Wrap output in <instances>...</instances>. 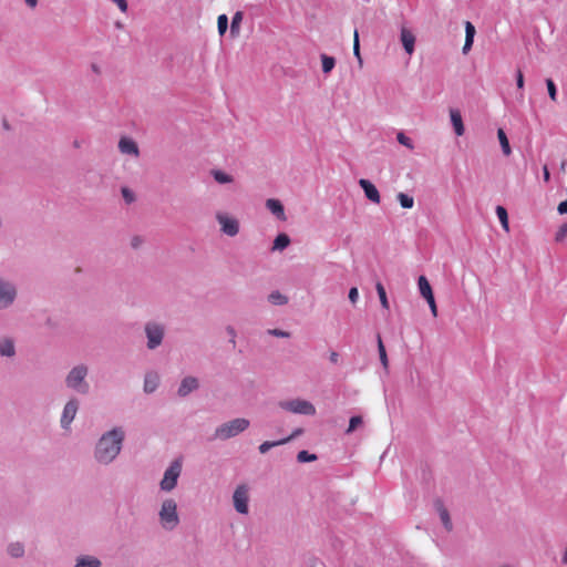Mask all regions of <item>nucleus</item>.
Listing matches in <instances>:
<instances>
[{
  "instance_id": "obj_13",
  "label": "nucleus",
  "mask_w": 567,
  "mask_h": 567,
  "mask_svg": "<svg viewBox=\"0 0 567 567\" xmlns=\"http://www.w3.org/2000/svg\"><path fill=\"white\" fill-rule=\"evenodd\" d=\"M199 386L198 379L195 377H185L178 386L177 394L182 398L187 396L193 391L197 390Z\"/></svg>"
},
{
  "instance_id": "obj_5",
  "label": "nucleus",
  "mask_w": 567,
  "mask_h": 567,
  "mask_svg": "<svg viewBox=\"0 0 567 567\" xmlns=\"http://www.w3.org/2000/svg\"><path fill=\"white\" fill-rule=\"evenodd\" d=\"M183 461L181 457L175 458L165 470L159 487L163 492H171L177 486L178 478L182 474Z\"/></svg>"
},
{
  "instance_id": "obj_3",
  "label": "nucleus",
  "mask_w": 567,
  "mask_h": 567,
  "mask_svg": "<svg viewBox=\"0 0 567 567\" xmlns=\"http://www.w3.org/2000/svg\"><path fill=\"white\" fill-rule=\"evenodd\" d=\"M87 375V368L84 364L74 367L65 378L68 388L74 390L80 394H86L90 390L89 383L85 381Z\"/></svg>"
},
{
  "instance_id": "obj_29",
  "label": "nucleus",
  "mask_w": 567,
  "mask_h": 567,
  "mask_svg": "<svg viewBox=\"0 0 567 567\" xmlns=\"http://www.w3.org/2000/svg\"><path fill=\"white\" fill-rule=\"evenodd\" d=\"M268 300L270 303H272L275 306H282L288 302V298L286 296H284L281 292H279L278 290L272 291L268 296Z\"/></svg>"
},
{
  "instance_id": "obj_45",
  "label": "nucleus",
  "mask_w": 567,
  "mask_h": 567,
  "mask_svg": "<svg viewBox=\"0 0 567 567\" xmlns=\"http://www.w3.org/2000/svg\"><path fill=\"white\" fill-rule=\"evenodd\" d=\"M122 12L127 11V1L126 0H112Z\"/></svg>"
},
{
  "instance_id": "obj_49",
  "label": "nucleus",
  "mask_w": 567,
  "mask_h": 567,
  "mask_svg": "<svg viewBox=\"0 0 567 567\" xmlns=\"http://www.w3.org/2000/svg\"><path fill=\"white\" fill-rule=\"evenodd\" d=\"M377 339H378V351H379V355H381V354H383V353H386V351H385V347H384V344H383V342H382V339H381V336H380V334H378Z\"/></svg>"
},
{
  "instance_id": "obj_44",
  "label": "nucleus",
  "mask_w": 567,
  "mask_h": 567,
  "mask_svg": "<svg viewBox=\"0 0 567 567\" xmlns=\"http://www.w3.org/2000/svg\"><path fill=\"white\" fill-rule=\"evenodd\" d=\"M524 84H525L524 75H523L522 71L518 70L517 73H516V85H517V89L523 90L524 89Z\"/></svg>"
},
{
  "instance_id": "obj_56",
  "label": "nucleus",
  "mask_w": 567,
  "mask_h": 567,
  "mask_svg": "<svg viewBox=\"0 0 567 567\" xmlns=\"http://www.w3.org/2000/svg\"><path fill=\"white\" fill-rule=\"evenodd\" d=\"M329 360L332 362V363H338V360H339V354L338 352L336 351H332L329 355Z\"/></svg>"
},
{
  "instance_id": "obj_30",
  "label": "nucleus",
  "mask_w": 567,
  "mask_h": 567,
  "mask_svg": "<svg viewBox=\"0 0 567 567\" xmlns=\"http://www.w3.org/2000/svg\"><path fill=\"white\" fill-rule=\"evenodd\" d=\"M321 62H322V72L323 73H330L334 65H336V59L333 56L321 54Z\"/></svg>"
},
{
  "instance_id": "obj_46",
  "label": "nucleus",
  "mask_w": 567,
  "mask_h": 567,
  "mask_svg": "<svg viewBox=\"0 0 567 567\" xmlns=\"http://www.w3.org/2000/svg\"><path fill=\"white\" fill-rule=\"evenodd\" d=\"M302 433H303V430L298 427V429L293 430V432L288 437H285L284 440H288V443H289L291 440L298 437Z\"/></svg>"
},
{
  "instance_id": "obj_20",
  "label": "nucleus",
  "mask_w": 567,
  "mask_h": 567,
  "mask_svg": "<svg viewBox=\"0 0 567 567\" xmlns=\"http://www.w3.org/2000/svg\"><path fill=\"white\" fill-rule=\"evenodd\" d=\"M159 383L158 375L156 373H147L144 379V391L145 393H153L156 391Z\"/></svg>"
},
{
  "instance_id": "obj_2",
  "label": "nucleus",
  "mask_w": 567,
  "mask_h": 567,
  "mask_svg": "<svg viewBox=\"0 0 567 567\" xmlns=\"http://www.w3.org/2000/svg\"><path fill=\"white\" fill-rule=\"evenodd\" d=\"M250 425L248 419L237 417L225 422L215 429L214 437L218 440H229L245 432Z\"/></svg>"
},
{
  "instance_id": "obj_50",
  "label": "nucleus",
  "mask_w": 567,
  "mask_h": 567,
  "mask_svg": "<svg viewBox=\"0 0 567 567\" xmlns=\"http://www.w3.org/2000/svg\"><path fill=\"white\" fill-rule=\"evenodd\" d=\"M142 243H143V239L140 236H134L132 238L131 245H132L133 248L136 249V248H138L142 245Z\"/></svg>"
},
{
  "instance_id": "obj_21",
  "label": "nucleus",
  "mask_w": 567,
  "mask_h": 567,
  "mask_svg": "<svg viewBox=\"0 0 567 567\" xmlns=\"http://www.w3.org/2000/svg\"><path fill=\"white\" fill-rule=\"evenodd\" d=\"M0 354L9 358L16 354V348L12 339L4 338L0 340Z\"/></svg>"
},
{
  "instance_id": "obj_48",
  "label": "nucleus",
  "mask_w": 567,
  "mask_h": 567,
  "mask_svg": "<svg viewBox=\"0 0 567 567\" xmlns=\"http://www.w3.org/2000/svg\"><path fill=\"white\" fill-rule=\"evenodd\" d=\"M426 301H427V303H429V307H430V309H431L432 315H433L434 317H436V316H437V308H436L435 299H434V298H432V300H431V299H429V300H426Z\"/></svg>"
},
{
  "instance_id": "obj_26",
  "label": "nucleus",
  "mask_w": 567,
  "mask_h": 567,
  "mask_svg": "<svg viewBox=\"0 0 567 567\" xmlns=\"http://www.w3.org/2000/svg\"><path fill=\"white\" fill-rule=\"evenodd\" d=\"M288 440H278V441H265L258 447L261 454H266L270 449L287 444Z\"/></svg>"
},
{
  "instance_id": "obj_16",
  "label": "nucleus",
  "mask_w": 567,
  "mask_h": 567,
  "mask_svg": "<svg viewBox=\"0 0 567 567\" xmlns=\"http://www.w3.org/2000/svg\"><path fill=\"white\" fill-rule=\"evenodd\" d=\"M450 117H451V123H452L454 133L457 136H462L465 132V127H464L462 115H461L460 111L455 110V109H451Z\"/></svg>"
},
{
  "instance_id": "obj_6",
  "label": "nucleus",
  "mask_w": 567,
  "mask_h": 567,
  "mask_svg": "<svg viewBox=\"0 0 567 567\" xmlns=\"http://www.w3.org/2000/svg\"><path fill=\"white\" fill-rule=\"evenodd\" d=\"M278 405L288 412L295 413V414H301V415H315L316 414V408L315 405L302 399H293V400H287V401H280Z\"/></svg>"
},
{
  "instance_id": "obj_42",
  "label": "nucleus",
  "mask_w": 567,
  "mask_h": 567,
  "mask_svg": "<svg viewBox=\"0 0 567 567\" xmlns=\"http://www.w3.org/2000/svg\"><path fill=\"white\" fill-rule=\"evenodd\" d=\"M268 334L277 337V338H288L290 334L287 331L280 329H269Z\"/></svg>"
},
{
  "instance_id": "obj_61",
  "label": "nucleus",
  "mask_w": 567,
  "mask_h": 567,
  "mask_svg": "<svg viewBox=\"0 0 567 567\" xmlns=\"http://www.w3.org/2000/svg\"><path fill=\"white\" fill-rule=\"evenodd\" d=\"M3 126H4L6 130H9V125H8L6 120H3Z\"/></svg>"
},
{
  "instance_id": "obj_11",
  "label": "nucleus",
  "mask_w": 567,
  "mask_h": 567,
  "mask_svg": "<svg viewBox=\"0 0 567 567\" xmlns=\"http://www.w3.org/2000/svg\"><path fill=\"white\" fill-rule=\"evenodd\" d=\"M79 409V402L76 399H71L64 405L62 415H61V426L66 430L70 427V424L74 420L76 412Z\"/></svg>"
},
{
  "instance_id": "obj_28",
  "label": "nucleus",
  "mask_w": 567,
  "mask_h": 567,
  "mask_svg": "<svg viewBox=\"0 0 567 567\" xmlns=\"http://www.w3.org/2000/svg\"><path fill=\"white\" fill-rule=\"evenodd\" d=\"M375 289H377L382 308L389 310L390 306H389V300L386 297V291H385L384 286L381 282H377Z\"/></svg>"
},
{
  "instance_id": "obj_53",
  "label": "nucleus",
  "mask_w": 567,
  "mask_h": 567,
  "mask_svg": "<svg viewBox=\"0 0 567 567\" xmlns=\"http://www.w3.org/2000/svg\"><path fill=\"white\" fill-rule=\"evenodd\" d=\"M353 53L358 58L359 62L361 63V55H360V43H353Z\"/></svg>"
},
{
  "instance_id": "obj_38",
  "label": "nucleus",
  "mask_w": 567,
  "mask_h": 567,
  "mask_svg": "<svg viewBox=\"0 0 567 567\" xmlns=\"http://www.w3.org/2000/svg\"><path fill=\"white\" fill-rule=\"evenodd\" d=\"M396 140L401 145H404L409 148L413 147L411 138L408 137L403 132L398 133Z\"/></svg>"
},
{
  "instance_id": "obj_7",
  "label": "nucleus",
  "mask_w": 567,
  "mask_h": 567,
  "mask_svg": "<svg viewBox=\"0 0 567 567\" xmlns=\"http://www.w3.org/2000/svg\"><path fill=\"white\" fill-rule=\"evenodd\" d=\"M17 287L12 281L0 277V310L13 305L17 298Z\"/></svg>"
},
{
  "instance_id": "obj_14",
  "label": "nucleus",
  "mask_w": 567,
  "mask_h": 567,
  "mask_svg": "<svg viewBox=\"0 0 567 567\" xmlns=\"http://www.w3.org/2000/svg\"><path fill=\"white\" fill-rule=\"evenodd\" d=\"M400 40L402 42L404 51L409 55L413 54L415 49V35L412 33V31L405 27H402L400 31Z\"/></svg>"
},
{
  "instance_id": "obj_12",
  "label": "nucleus",
  "mask_w": 567,
  "mask_h": 567,
  "mask_svg": "<svg viewBox=\"0 0 567 567\" xmlns=\"http://www.w3.org/2000/svg\"><path fill=\"white\" fill-rule=\"evenodd\" d=\"M359 185L362 188V190L364 192L365 197L370 202H372L374 204L380 203V200H381L380 193L372 182H370L369 179H365V178H361V179H359Z\"/></svg>"
},
{
  "instance_id": "obj_57",
  "label": "nucleus",
  "mask_w": 567,
  "mask_h": 567,
  "mask_svg": "<svg viewBox=\"0 0 567 567\" xmlns=\"http://www.w3.org/2000/svg\"><path fill=\"white\" fill-rule=\"evenodd\" d=\"M25 3L30 7V8H35L37 4H38V0H24Z\"/></svg>"
},
{
  "instance_id": "obj_35",
  "label": "nucleus",
  "mask_w": 567,
  "mask_h": 567,
  "mask_svg": "<svg viewBox=\"0 0 567 567\" xmlns=\"http://www.w3.org/2000/svg\"><path fill=\"white\" fill-rule=\"evenodd\" d=\"M546 86H547V91H548V95H549L550 100L556 102L557 101V86H556L555 82L551 79H547Z\"/></svg>"
},
{
  "instance_id": "obj_15",
  "label": "nucleus",
  "mask_w": 567,
  "mask_h": 567,
  "mask_svg": "<svg viewBox=\"0 0 567 567\" xmlns=\"http://www.w3.org/2000/svg\"><path fill=\"white\" fill-rule=\"evenodd\" d=\"M118 150L122 154L137 157L140 154L138 146L135 141L130 137H122L118 142Z\"/></svg>"
},
{
  "instance_id": "obj_47",
  "label": "nucleus",
  "mask_w": 567,
  "mask_h": 567,
  "mask_svg": "<svg viewBox=\"0 0 567 567\" xmlns=\"http://www.w3.org/2000/svg\"><path fill=\"white\" fill-rule=\"evenodd\" d=\"M122 195L124 197V199L127 202V203H131L134 200V196L133 194L127 189V188H123L122 189Z\"/></svg>"
},
{
  "instance_id": "obj_22",
  "label": "nucleus",
  "mask_w": 567,
  "mask_h": 567,
  "mask_svg": "<svg viewBox=\"0 0 567 567\" xmlns=\"http://www.w3.org/2000/svg\"><path fill=\"white\" fill-rule=\"evenodd\" d=\"M74 567H101V560L93 556H80Z\"/></svg>"
},
{
  "instance_id": "obj_9",
  "label": "nucleus",
  "mask_w": 567,
  "mask_h": 567,
  "mask_svg": "<svg viewBox=\"0 0 567 567\" xmlns=\"http://www.w3.org/2000/svg\"><path fill=\"white\" fill-rule=\"evenodd\" d=\"M233 503L235 509L239 514H248L249 512V495H248V488L246 485H239L236 487L234 494H233Z\"/></svg>"
},
{
  "instance_id": "obj_23",
  "label": "nucleus",
  "mask_w": 567,
  "mask_h": 567,
  "mask_svg": "<svg viewBox=\"0 0 567 567\" xmlns=\"http://www.w3.org/2000/svg\"><path fill=\"white\" fill-rule=\"evenodd\" d=\"M497 137H498L499 144H501L503 154L506 156H509L512 154V148H511L507 135L503 128L497 130Z\"/></svg>"
},
{
  "instance_id": "obj_41",
  "label": "nucleus",
  "mask_w": 567,
  "mask_h": 567,
  "mask_svg": "<svg viewBox=\"0 0 567 567\" xmlns=\"http://www.w3.org/2000/svg\"><path fill=\"white\" fill-rule=\"evenodd\" d=\"M226 332L229 336V342L233 344V347H235L236 346V337H237L235 328L233 326H227Z\"/></svg>"
},
{
  "instance_id": "obj_40",
  "label": "nucleus",
  "mask_w": 567,
  "mask_h": 567,
  "mask_svg": "<svg viewBox=\"0 0 567 567\" xmlns=\"http://www.w3.org/2000/svg\"><path fill=\"white\" fill-rule=\"evenodd\" d=\"M566 236H567V224H564L557 230V233L555 235V239H556V241H561L565 239Z\"/></svg>"
},
{
  "instance_id": "obj_1",
  "label": "nucleus",
  "mask_w": 567,
  "mask_h": 567,
  "mask_svg": "<svg viewBox=\"0 0 567 567\" xmlns=\"http://www.w3.org/2000/svg\"><path fill=\"white\" fill-rule=\"evenodd\" d=\"M125 440L123 427L116 426L106 431L97 440L94 447V460L101 465H109L120 455Z\"/></svg>"
},
{
  "instance_id": "obj_43",
  "label": "nucleus",
  "mask_w": 567,
  "mask_h": 567,
  "mask_svg": "<svg viewBox=\"0 0 567 567\" xmlns=\"http://www.w3.org/2000/svg\"><path fill=\"white\" fill-rule=\"evenodd\" d=\"M348 297H349V300L352 303H355L358 301V298H359L358 288H355V287L350 288Z\"/></svg>"
},
{
  "instance_id": "obj_59",
  "label": "nucleus",
  "mask_w": 567,
  "mask_h": 567,
  "mask_svg": "<svg viewBox=\"0 0 567 567\" xmlns=\"http://www.w3.org/2000/svg\"><path fill=\"white\" fill-rule=\"evenodd\" d=\"M360 43L359 41V33H358V30H354V39H353V43Z\"/></svg>"
},
{
  "instance_id": "obj_52",
  "label": "nucleus",
  "mask_w": 567,
  "mask_h": 567,
  "mask_svg": "<svg viewBox=\"0 0 567 567\" xmlns=\"http://www.w3.org/2000/svg\"><path fill=\"white\" fill-rule=\"evenodd\" d=\"M558 213L564 215V214H567V199L561 202L559 205H558V208H557Z\"/></svg>"
},
{
  "instance_id": "obj_24",
  "label": "nucleus",
  "mask_w": 567,
  "mask_h": 567,
  "mask_svg": "<svg viewBox=\"0 0 567 567\" xmlns=\"http://www.w3.org/2000/svg\"><path fill=\"white\" fill-rule=\"evenodd\" d=\"M290 244V238L287 234H279L277 235V237L275 238L274 240V246H272V249L274 250H284L285 248H287Z\"/></svg>"
},
{
  "instance_id": "obj_39",
  "label": "nucleus",
  "mask_w": 567,
  "mask_h": 567,
  "mask_svg": "<svg viewBox=\"0 0 567 567\" xmlns=\"http://www.w3.org/2000/svg\"><path fill=\"white\" fill-rule=\"evenodd\" d=\"M243 17H241V12H236L231 19V24H230V31L234 33L235 31H238L239 29V23L241 21Z\"/></svg>"
},
{
  "instance_id": "obj_4",
  "label": "nucleus",
  "mask_w": 567,
  "mask_h": 567,
  "mask_svg": "<svg viewBox=\"0 0 567 567\" xmlns=\"http://www.w3.org/2000/svg\"><path fill=\"white\" fill-rule=\"evenodd\" d=\"M158 516L162 527L166 530H173L179 524L176 502L173 498L165 499L162 503Z\"/></svg>"
},
{
  "instance_id": "obj_25",
  "label": "nucleus",
  "mask_w": 567,
  "mask_h": 567,
  "mask_svg": "<svg viewBox=\"0 0 567 567\" xmlns=\"http://www.w3.org/2000/svg\"><path fill=\"white\" fill-rule=\"evenodd\" d=\"M495 213H496V216L502 225V227L508 231L509 227H508V214H507V210L505 207L503 206H497L496 209H495Z\"/></svg>"
},
{
  "instance_id": "obj_37",
  "label": "nucleus",
  "mask_w": 567,
  "mask_h": 567,
  "mask_svg": "<svg viewBox=\"0 0 567 567\" xmlns=\"http://www.w3.org/2000/svg\"><path fill=\"white\" fill-rule=\"evenodd\" d=\"M476 30L472 22L466 21L465 22V39L473 40L475 37Z\"/></svg>"
},
{
  "instance_id": "obj_18",
  "label": "nucleus",
  "mask_w": 567,
  "mask_h": 567,
  "mask_svg": "<svg viewBox=\"0 0 567 567\" xmlns=\"http://www.w3.org/2000/svg\"><path fill=\"white\" fill-rule=\"evenodd\" d=\"M434 506H435L436 511L439 512L441 522H442L443 526L445 527V529L451 530L452 529V520L450 518V514H449L447 509L444 507L443 502L441 499H436L434 503Z\"/></svg>"
},
{
  "instance_id": "obj_36",
  "label": "nucleus",
  "mask_w": 567,
  "mask_h": 567,
  "mask_svg": "<svg viewBox=\"0 0 567 567\" xmlns=\"http://www.w3.org/2000/svg\"><path fill=\"white\" fill-rule=\"evenodd\" d=\"M362 423V417L354 415L350 417L349 426L347 429V433L353 432L360 424Z\"/></svg>"
},
{
  "instance_id": "obj_55",
  "label": "nucleus",
  "mask_w": 567,
  "mask_h": 567,
  "mask_svg": "<svg viewBox=\"0 0 567 567\" xmlns=\"http://www.w3.org/2000/svg\"><path fill=\"white\" fill-rule=\"evenodd\" d=\"M380 357V361H381V364L383 365L384 369H388V365H389V361H388V355L386 353H383Z\"/></svg>"
},
{
  "instance_id": "obj_34",
  "label": "nucleus",
  "mask_w": 567,
  "mask_h": 567,
  "mask_svg": "<svg viewBox=\"0 0 567 567\" xmlns=\"http://www.w3.org/2000/svg\"><path fill=\"white\" fill-rule=\"evenodd\" d=\"M228 28V18L226 14H220L217 19V29L220 35H224Z\"/></svg>"
},
{
  "instance_id": "obj_33",
  "label": "nucleus",
  "mask_w": 567,
  "mask_h": 567,
  "mask_svg": "<svg viewBox=\"0 0 567 567\" xmlns=\"http://www.w3.org/2000/svg\"><path fill=\"white\" fill-rule=\"evenodd\" d=\"M317 460V455L316 454H311L309 453L308 451H300L298 454H297V461L300 462V463H308V462H313Z\"/></svg>"
},
{
  "instance_id": "obj_32",
  "label": "nucleus",
  "mask_w": 567,
  "mask_h": 567,
  "mask_svg": "<svg viewBox=\"0 0 567 567\" xmlns=\"http://www.w3.org/2000/svg\"><path fill=\"white\" fill-rule=\"evenodd\" d=\"M398 200H399V203H400L402 208L410 209L414 205L413 197L408 195V194H404V193H399L398 194Z\"/></svg>"
},
{
  "instance_id": "obj_17",
  "label": "nucleus",
  "mask_w": 567,
  "mask_h": 567,
  "mask_svg": "<svg viewBox=\"0 0 567 567\" xmlns=\"http://www.w3.org/2000/svg\"><path fill=\"white\" fill-rule=\"evenodd\" d=\"M266 207L274 214L278 219L285 220V208L280 200L275 198H269L266 202Z\"/></svg>"
},
{
  "instance_id": "obj_27",
  "label": "nucleus",
  "mask_w": 567,
  "mask_h": 567,
  "mask_svg": "<svg viewBox=\"0 0 567 567\" xmlns=\"http://www.w3.org/2000/svg\"><path fill=\"white\" fill-rule=\"evenodd\" d=\"M212 175L214 179L219 184H228L233 182V176L220 169L212 171Z\"/></svg>"
},
{
  "instance_id": "obj_10",
  "label": "nucleus",
  "mask_w": 567,
  "mask_h": 567,
  "mask_svg": "<svg viewBox=\"0 0 567 567\" xmlns=\"http://www.w3.org/2000/svg\"><path fill=\"white\" fill-rule=\"evenodd\" d=\"M216 219L220 225V230L225 235L235 237L239 233V223L236 218L229 217L224 213H217Z\"/></svg>"
},
{
  "instance_id": "obj_54",
  "label": "nucleus",
  "mask_w": 567,
  "mask_h": 567,
  "mask_svg": "<svg viewBox=\"0 0 567 567\" xmlns=\"http://www.w3.org/2000/svg\"><path fill=\"white\" fill-rule=\"evenodd\" d=\"M543 178H544V181H545L546 183H548V182H549V179H550V173H549V169H548L547 165H545V166L543 167Z\"/></svg>"
},
{
  "instance_id": "obj_19",
  "label": "nucleus",
  "mask_w": 567,
  "mask_h": 567,
  "mask_svg": "<svg viewBox=\"0 0 567 567\" xmlns=\"http://www.w3.org/2000/svg\"><path fill=\"white\" fill-rule=\"evenodd\" d=\"M417 287H419V291H420V295L425 299V300H429L432 298H434V295H433V290H432V287L427 280V278L425 276H420L419 279H417Z\"/></svg>"
},
{
  "instance_id": "obj_58",
  "label": "nucleus",
  "mask_w": 567,
  "mask_h": 567,
  "mask_svg": "<svg viewBox=\"0 0 567 567\" xmlns=\"http://www.w3.org/2000/svg\"><path fill=\"white\" fill-rule=\"evenodd\" d=\"M91 69H92V71H93L94 73H96V74H97V73H100V68H99V65H97V64L92 63Z\"/></svg>"
},
{
  "instance_id": "obj_60",
  "label": "nucleus",
  "mask_w": 567,
  "mask_h": 567,
  "mask_svg": "<svg viewBox=\"0 0 567 567\" xmlns=\"http://www.w3.org/2000/svg\"><path fill=\"white\" fill-rule=\"evenodd\" d=\"M563 561H564L565 564H567V547H566L565 555H564V557H563Z\"/></svg>"
},
{
  "instance_id": "obj_51",
  "label": "nucleus",
  "mask_w": 567,
  "mask_h": 567,
  "mask_svg": "<svg viewBox=\"0 0 567 567\" xmlns=\"http://www.w3.org/2000/svg\"><path fill=\"white\" fill-rule=\"evenodd\" d=\"M473 42H474L473 40L465 39V42H464V45L462 49L464 54H466L472 49Z\"/></svg>"
},
{
  "instance_id": "obj_31",
  "label": "nucleus",
  "mask_w": 567,
  "mask_h": 567,
  "mask_svg": "<svg viewBox=\"0 0 567 567\" xmlns=\"http://www.w3.org/2000/svg\"><path fill=\"white\" fill-rule=\"evenodd\" d=\"M8 553L11 557L19 558L24 554V547L21 543H12L8 546Z\"/></svg>"
},
{
  "instance_id": "obj_8",
  "label": "nucleus",
  "mask_w": 567,
  "mask_h": 567,
  "mask_svg": "<svg viewBox=\"0 0 567 567\" xmlns=\"http://www.w3.org/2000/svg\"><path fill=\"white\" fill-rule=\"evenodd\" d=\"M145 334L147 338V348L154 350L162 344L164 327L157 322H147L145 324Z\"/></svg>"
}]
</instances>
